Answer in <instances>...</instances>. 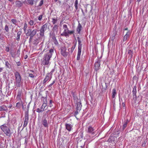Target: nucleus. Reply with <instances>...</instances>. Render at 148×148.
<instances>
[{
    "instance_id": "nucleus-44",
    "label": "nucleus",
    "mask_w": 148,
    "mask_h": 148,
    "mask_svg": "<svg viewBox=\"0 0 148 148\" xmlns=\"http://www.w3.org/2000/svg\"><path fill=\"white\" fill-rule=\"evenodd\" d=\"M29 76L32 78H34V75L33 74L29 73Z\"/></svg>"
},
{
    "instance_id": "nucleus-64",
    "label": "nucleus",
    "mask_w": 148,
    "mask_h": 148,
    "mask_svg": "<svg viewBox=\"0 0 148 148\" xmlns=\"http://www.w3.org/2000/svg\"><path fill=\"white\" fill-rule=\"evenodd\" d=\"M58 0H55V1L56 2Z\"/></svg>"
},
{
    "instance_id": "nucleus-7",
    "label": "nucleus",
    "mask_w": 148,
    "mask_h": 148,
    "mask_svg": "<svg viewBox=\"0 0 148 148\" xmlns=\"http://www.w3.org/2000/svg\"><path fill=\"white\" fill-rule=\"evenodd\" d=\"M66 48L65 47H63L61 49V53L64 57H66L68 54V53L66 52Z\"/></svg>"
},
{
    "instance_id": "nucleus-18",
    "label": "nucleus",
    "mask_w": 148,
    "mask_h": 148,
    "mask_svg": "<svg viewBox=\"0 0 148 148\" xmlns=\"http://www.w3.org/2000/svg\"><path fill=\"white\" fill-rule=\"evenodd\" d=\"M77 44V42H76L74 44V45L72 47L70 48L69 49H68V50L69 52H70L71 53H72L74 49H75L76 45Z\"/></svg>"
},
{
    "instance_id": "nucleus-21",
    "label": "nucleus",
    "mask_w": 148,
    "mask_h": 148,
    "mask_svg": "<svg viewBox=\"0 0 148 148\" xmlns=\"http://www.w3.org/2000/svg\"><path fill=\"white\" fill-rule=\"evenodd\" d=\"M77 38L78 42V49H81L82 44H81V40L78 37Z\"/></svg>"
},
{
    "instance_id": "nucleus-61",
    "label": "nucleus",
    "mask_w": 148,
    "mask_h": 148,
    "mask_svg": "<svg viewBox=\"0 0 148 148\" xmlns=\"http://www.w3.org/2000/svg\"><path fill=\"white\" fill-rule=\"evenodd\" d=\"M9 1H10V2H12L13 0H8Z\"/></svg>"
},
{
    "instance_id": "nucleus-62",
    "label": "nucleus",
    "mask_w": 148,
    "mask_h": 148,
    "mask_svg": "<svg viewBox=\"0 0 148 148\" xmlns=\"http://www.w3.org/2000/svg\"><path fill=\"white\" fill-rule=\"evenodd\" d=\"M141 0H137V1L138 2H140Z\"/></svg>"
},
{
    "instance_id": "nucleus-63",
    "label": "nucleus",
    "mask_w": 148,
    "mask_h": 148,
    "mask_svg": "<svg viewBox=\"0 0 148 148\" xmlns=\"http://www.w3.org/2000/svg\"><path fill=\"white\" fill-rule=\"evenodd\" d=\"M82 12H83V14L84 15V12H83V10H82Z\"/></svg>"
},
{
    "instance_id": "nucleus-40",
    "label": "nucleus",
    "mask_w": 148,
    "mask_h": 148,
    "mask_svg": "<svg viewBox=\"0 0 148 148\" xmlns=\"http://www.w3.org/2000/svg\"><path fill=\"white\" fill-rule=\"evenodd\" d=\"M42 16H43L42 15H40L38 16V19L39 21H41L42 17Z\"/></svg>"
},
{
    "instance_id": "nucleus-28",
    "label": "nucleus",
    "mask_w": 148,
    "mask_h": 148,
    "mask_svg": "<svg viewBox=\"0 0 148 148\" xmlns=\"http://www.w3.org/2000/svg\"><path fill=\"white\" fill-rule=\"evenodd\" d=\"M22 102L21 101V103L18 102L16 103V107L17 108L19 109L21 108V105L22 104Z\"/></svg>"
},
{
    "instance_id": "nucleus-53",
    "label": "nucleus",
    "mask_w": 148,
    "mask_h": 148,
    "mask_svg": "<svg viewBox=\"0 0 148 148\" xmlns=\"http://www.w3.org/2000/svg\"><path fill=\"white\" fill-rule=\"evenodd\" d=\"M20 53V50H17V55L18 54V55H19Z\"/></svg>"
},
{
    "instance_id": "nucleus-36",
    "label": "nucleus",
    "mask_w": 148,
    "mask_h": 148,
    "mask_svg": "<svg viewBox=\"0 0 148 148\" xmlns=\"http://www.w3.org/2000/svg\"><path fill=\"white\" fill-rule=\"evenodd\" d=\"M43 111L44 109H42V108H41L40 109L39 108H38L36 109V112L38 113H40L41 112H42Z\"/></svg>"
},
{
    "instance_id": "nucleus-29",
    "label": "nucleus",
    "mask_w": 148,
    "mask_h": 148,
    "mask_svg": "<svg viewBox=\"0 0 148 148\" xmlns=\"http://www.w3.org/2000/svg\"><path fill=\"white\" fill-rule=\"evenodd\" d=\"M39 35L40 38H45L44 33L43 32H42L41 31H40V32L39 33Z\"/></svg>"
},
{
    "instance_id": "nucleus-47",
    "label": "nucleus",
    "mask_w": 148,
    "mask_h": 148,
    "mask_svg": "<svg viewBox=\"0 0 148 148\" xmlns=\"http://www.w3.org/2000/svg\"><path fill=\"white\" fill-rule=\"evenodd\" d=\"M55 80H54L52 83L51 84L48 86V87H51L55 83Z\"/></svg>"
},
{
    "instance_id": "nucleus-33",
    "label": "nucleus",
    "mask_w": 148,
    "mask_h": 148,
    "mask_svg": "<svg viewBox=\"0 0 148 148\" xmlns=\"http://www.w3.org/2000/svg\"><path fill=\"white\" fill-rule=\"evenodd\" d=\"M57 21V19L54 18H52V22L53 24H55Z\"/></svg>"
},
{
    "instance_id": "nucleus-60",
    "label": "nucleus",
    "mask_w": 148,
    "mask_h": 148,
    "mask_svg": "<svg viewBox=\"0 0 148 148\" xmlns=\"http://www.w3.org/2000/svg\"><path fill=\"white\" fill-rule=\"evenodd\" d=\"M25 143H26V144H27V141L26 139H25Z\"/></svg>"
},
{
    "instance_id": "nucleus-24",
    "label": "nucleus",
    "mask_w": 148,
    "mask_h": 148,
    "mask_svg": "<svg viewBox=\"0 0 148 148\" xmlns=\"http://www.w3.org/2000/svg\"><path fill=\"white\" fill-rule=\"evenodd\" d=\"M21 33V32L20 31L18 32L17 33V35L16 37V40L18 41L20 40V36Z\"/></svg>"
},
{
    "instance_id": "nucleus-10",
    "label": "nucleus",
    "mask_w": 148,
    "mask_h": 148,
    "mask_svg": "<svg viewBox=\"0 0 148 148\" xmlns=\"http://www.w3.org/2000/svg\"><path fill=\"white\" fill-rule=\"evenodd\" d=\"M131 33V32L130 30L128 31L124 37L123 39V41L124 42L126 40L130 37Z\"/></svg>"
},
{
    "instance_id": "nucleus-4",
    "label": "nucleus",
    "mask_w": 148,
    "mask_h": 148,
    "mask_svg": "<svg viewBox=\"0 0 148 148\" xmlns=\"http://www.w3.org/2000/svg\"><path fill=\"white\" fill-rule=\"evenodd\" d=\"M63 29L64 31L63 33L61 34V35L62 36H65L66 37L69 36V34H71L74 33V31H70L69 30L67 25L65 24H64L63 25Z\"/></svg>"
},
{
    "instance_id": "nucleus-38",
    "label": "nucleus",
    "mask_w": 148,
    "mask_h": 148,
    "mask_svg": "<svg viewBox=\"0 0 148 148\" xmlns=\"http://www.w3.org/2000/svg\"><path fill=\"white\" fill-rule=\"evenodd\" d=\"M34 22L33 20H30L29 22V23L30 25L32 26L34 24Z\"/></svg>"
},
{
    "instance_id": "nucleus-17",
    "label": "nucleus",
    "mask_w": 148,
    "mask_h": 148,
    "mask_svg": "<svg viewBox=\"0 0 148 148\" xmlns=\"http://www.w3.org/2000/svg\"><path fill=\"white\" fill-rule=\"evenodd\" d=\"M81 53V49H78L77 55V60H79L80 59V56Z\"/></svg>"
},
{
    "instance_id": "nucleus-49",
    "label": "nucleus",
    "mask_w": 148,
    "mask_h": 148,
    "mask_svg": "<svg viewBox=\"0 0 148 148\" xmlns=\"http://www.w3.org/2000/svg\"><path fill=\"white\" fill-rule=\"evenodd\" d=\"M16 64L18 66H20L21 65V63L20 62H16Z\"/></svg>"
},
{
    "instance_id": "nucleus-54",
    "label": "nucleus",
    "mask_w": 148,
    "mask_h": 148,
    "mask_svg": "<svg viewBox=\"0 0 148 148\" xmlns=\"http://www.w3.org/2000/svg\"><path fill=\"white\" fill-rule=\"evenodd\" d=\"M33 37H31V36H30V38L29 39V42H30L31 41V40L32 39Z\"/></svg>"
},
{
    "instance_id": "nucleus-35",
    "label": "nucleus",
    "mask_w": 148,
    "mask_h": 148,
    "mask_svg": "<svg viewBox=\"0 0 148 148\" xmlns=\"http://www.w3.org/2000/svg\"><path fill=\"white\" fill-rule=\"evenodd\" d=\"M28 2L30 5H32L34 4L33 0H27Z\"/></svg>"
},
{
    "instance_id": "nucleus-12",
    "label": "nucleus",
    "mask_w": 148,
    "mask_h": 148,
    "mask_svg": "<svg viewBox=\"0 0 148 148\" xmlns=\"http://www.w3.org/2000/svg\"><path fill=\"white\" fill-rule=\"evenodd\" d=\"M48 25L47 23H46L44 25H42L40 28V31H41L42 32L44 33L45 31L46 30L47 27Z\"/></svg>"
},
{
    "instance_id": "nucleus-55",
    "label": "nucleus",
    "mask_w": 148,
    "mask_h": 148,
    "mask_svg": "<svg viewBox=\"0 0 148 148\" xmlns=\"http://www.w3.org/2000/svg\"><path fill=\"white\" fill-rule=\"evenodd\" d=\"M3 69V68H0V73L1 72Z\"/></svg>"
},
{
    "instance_id": "nucleus-1",
    "label": "nucleus",
    "mask_w": 148,
    "mask_h": 148,
    "mask_svg": "<svg viewBox=\"0 0 148 148\" xmlns=\"http://www.w3.org/2000/svg\"><path fill=\"white\" fill-rule=\"evenodd\" d=\"M53 50L51 49L49 50V52H47L44 55L41 64L42 65L46 66H49L50 64L49 60L52 56L53 53Z\"/></svg>"
},
{
    "instance_id": "nucleus-3",
    "label": "nucleus",
    "mask_w": 148,
    "mask_h": 148,
    "mask_svg": "<svg viewBox=\"0 0 148 148\" xmlns=\"http://www.w3.org/2000/svg\"><path fill=\"white\" fill-rule=\"evenodd\" d=\"M8 126L7 124H5L1 125L0 128L6 136H10L12 133L9 127Z\"/></svg>"
},
{
    "instance_id": "nucleus-51",
    "label": "nucleus",
    "mask_w": 148,
    "mask_h": 148,
    "mask_svg": "<svg viewBox=\"0 0 148 148\" xmlns=\"http://www.w3.org/2000/svg\"><path fill=\"white\" fill-rule=\"evenodd\" d=\"M9 47H6V51H7L8 52V51H9Z\"/></svg>"
},
{
    "instance_id": "nucleus-41",
    "label": "nucleus",
    "mask_w": 148,
    "mask_h": 148,
    "mask_svg": "<svg viewBox=\"0 0 148 148\" xmlns=\"http://www.w3.org/2000/svg\"><path fill=\"white\" fill-rule=\"evenodd\" d=\"M51 37L52 38L53 40L56 39L54 34L52 33L51 35Z\"/></svg>"
},
{
    "instance_id": "nucleus-56",
    "label": "nucleus",
    "mask_w": 148,
    "mask_h": 148,
    "mask_svg": "<svg viewBox=\"0 0 148 148\" xmlns=\"http://www.w3.org/2000/svg\"><path fill=\"white\" fill-rule=\"evenodd\" d=\"M122 106H123V107H125V103H123L122 102Z\"/></svg>"
},
{
    "instance_id": "nucleus-16",
    "label": "nucleus",
    "mask_w": 148,
    "mask_h": 148,
    "mask_svg": "<svg viewBox=\"0 0 148 148\" xmlns=\"http://www.w3.org/2000/svg\"><path fill=\"white\" fill-rule=\"evenodd\" d=\"M76 109L77 110H81L82 106L81 103L80 101H79L77 103Z\"/></svg>"
},
{
    "instance_id": "nucleus-52",
    "label": "nucleus",
    "mask_w": 148,
    "mask_h": 148,
    "mask_svg": "<svg viewBox=\"0 0 148 148\" xmlns=\"http://www.w3.org/2000/svg\"><path fill=\"white\" fill-rule=\"evenodd\" d=\"M11 56H12L13 57V58H14L15 57V54H13V53H11Z\"/></svg>"
},
{
    "instance_id": "nucleus-50",
    "label": "nucleus",
    "mask_w": 148,
    "mask_h": 148,
    "mask_svg": "<svg viewBox=\"0 0 148 148\" xmlns=\"http://www.w3.org/2000/svg\"><path fill=\"white\" fill-rule=\"evenodd\" d=\"M17 97H18L19 99H21V94H18L17 96Z\"/></svg>"
},
{
    "instance_id": "nucleus-9",
    "label": "nucleus",
    "mask_w": 148,
    "mask_h": 148,
    "mask_svg": "<svg viewBox=\"0 0 148 148\" xmlns=\"http://www.w3.org/2000/svg\"><path fill=\"white\" fill-rule=\"evenodd\" d=\"M65 126L66 129L69 132H71L73 130V125L70 123H66Z\"/></svg>"
},
{
    "instance_id": "nucleus-13",
    "label": "nucleus",
    "mask_w": 148,
    "mask_h": 148,
    "mask_svg": "<svg viewBox=\"0 0 148 148\" xmlns=\"http://www.w3.org/2000/svg\"><path fill=\"white\" fill-rule=\"evenodd\" d=\"M87 132L89 133L94 134L95 132L94 128L91 126H89L88 127Z\"/></svg>"
},
{
    "instance_id": "nucleus-45",
    "label": "nucleus",
    "mask_w": 148,
    "mask_h": 148,
    "mask_svg": "<svg viewBox=\"0 0 148 148\" xmlns=\"http://www.w3.org/2000/svg\"><path fill=\"white\" fill-rule=\"evenodd\" d=\"M80 110H77H77L75 112V116H76L78 113L79 112Z\"/></svg>"
},
{
    "instance_id": "nucleus-26",
    "label": "nucleus",
    "mask_w": 148,
    "mask_h": 148,
    "mask_svg": "<svg viewBox=\"0 0 148 148\" xmlns=\"http://www.w3.org/2000/svg\"><path fill=\"white\" fill-rule=\"evenodd\" d=\"M49 77L48 76V75H47L46 76L45 78V79H44L43 81V84H44L49 79Z\"/></svg>"
},
{
    "instance_id": "nucleus-31",
    "label": "nucleus",
    "mask_w": 148,
    "mask_h": 148,
    "mask_svg": "<svg viewBox=\"0 0 148 148\" xmlns=\"http://www.w3.org/2000/svg\"><path fill=\"white\" fill-rule=\"evenodd\" d=\"M28 27L27 25V24L26 23H25L24 25V27H23V29L24 30V31L25 32L26 31L27 28Z\"/></svg>"
},
{
    "instance_id": "nucleus-5",
    "label": "nucleus",
    "mask_w": 148,
    "mask_h": 148,
    "mask_svg": "<svg viewBox=\"0 0 148 148\" xmlns=\"http://www.w3.org/2000/svg\"><path fill=\"white\" fill-rule=\"evenodd\" d=\"M37 32V29H35L33 30L31 29H29L27 30V32L26 35L27 36L34 37L36 34Z\"/></svg>"
},
{
    "instance_id": "nucleus-15",
    "label": "nucleus",
    "mask_w": 148,
    "mask_h": 148,
    "mask_svg": "<svg viewBox=\"0 0 148 148\" xmlns=\"http://www.w3.org/2000/svg\"><path fill=\"white\" fill-rule=\"evenodd\" d=\"M15 3L16 7H21L23 5V3L20 1H16Z\"/></svg>"
},
{
    "instance_id": "nucleus-30",
    "label": "nucleus",
    "mask_w": 148,
    "mask_h": 148,
    "mask_svg": "<svg viewBox=\"0 0 148 148\" xmlns=\"http://www.w3.org/2000/svg\"><path fill=\"white\" fill-rule=\"evenodd\" d=\"M78 0H75L74 3V6L76 10L78 9Z\"/></svg>"
},
{
    "instance_id": "nucleus-57",
    "label": "nucleus",
    "mask_w": 148,
    "mask_h": 148,
    "mask_svg": "<svg viewBox=\"0 0 148 148\" xmlns=\"http://www.w3.org/2000/svg\"><path fill=\"white\" fill-rule=\"evenodd\" d=\"M27 58V55H26L25 56V59H26Z\"/></svg>"
},
{
    "instance_id": "nucleus-59",
    "label": "nucleus",
    "mask_w": 148,
    "mask_h": 148,
    "mask_svg": "<svg viewBox=\"0 0 148 148\" xmlns=\"http://www.w3.org/2000/svg\"><path fill=\"white\" fill-rule=\"evenodd\" d=\"M128 30V28H125L124 29V30Z\"/></svg>"
},
{
    "instance_id": "nucleus-34",
    "label": "nucleus",
    "mask_w": 148,
    "mask_h": 148,
    "mask_svg": "<svg viewBox=\"0 0 148 148\" xmlns=\"http://www.w3.org/2000/svg\"><path fill=\"white\" fill-rule=\"evenodd\" d=\"M12 22L14 25H16L17 23V21L14 19H12L11 20Z\"/></svg>"
},
{
    "instance_id": "nucleus-42",
    "label": "nucleus",
    "mask_w": 148,
    "mask_h": 148,
    "mask_svg": "<svg viewBox=\"0 0 148 148\" xmlns=\"http://www.w3.org/2000/svg\"><path fill=\"white\" fill-rule=\"evenodd\" d=\"M43 3V0H41L40 1V2L39 4L38 5L39 6H41L42 5Z\"/></svg>"
},
{
    "instance_id": "nucleus-39",
    "label": "nucleus",
    "mask_w": 148,
    "mask_h": 148,
    "mask_svg": "<svg viewBox=\"0 0 148 148\" xmlns=\"http://www.w3.org/2000/svg\"><path fill=\"white\" fill-rule=\"evenodd\" d=\"M5 30L7 32H8V31H9V29L8 26L7 25H6L5 26Z\"/></svg>"
},
{
    "instance_id": "nucleus-11",
    "label": "nucleus",
    "mask_w": 148,
    "mask_h": 148,
    "mask_svg": "<svg viewBox=\"0 0 148 148\" xmlns=\"http://www.w3.org/2000/svg\"><path fill=\"white\" fill-rule=\"evenodd\" d=\"M132 92V93L133 98L134 99H136V86H134V87Z\"/></svg>"
},
{
    "instance_id": "nucleus-32",
    "label": "nucleus",
    "mask_w": 148,
    "mask_h": 148,
    "mask_svg": "<svg viewBox=\"0 0 148 148\" xmlns=\"http://www.w3.org/2000/svg\"><path fill=\"white\" fill-rule=\"evenodd\" d=\"M116 35V34L115 33H114L112 35V37L111 38V40H112L113 42L114 40V39L115 36Z\"/></svg>"
},
{
    "instance_id": "nucleus-14",
    "label": "nucleus",
    "mask_w": 148,
    "mask_h": 148,
    "mask_svg": "<svg viewBox=\"0 0 148 148\" xmlns=\"http://www.w3.org/2000/svg\"><path fill=\"white\" fill-rule=\"evenodd\" d=\"M5 111L7 112L8 111V109L7 106L5 105H3L2 106H0V111Z\"/></svg>"
},
{
    "instance_id": "nucleus-20",
    "label": "nucleus",
    "mask_w": 148,
    "mask_h": 148,
    "mask_svg": "<svg viewBox=\"0 0 148 148\" xmlns=\"http://www.w3.org/2000/svg\"><path fill=\"white\" fill-rule=\"evenodd\" d=\"M82 26L81 25L80 23H79L78 26L77 28V32L78 34H80V31L82 29Z\"/></svg>"
},
{
    "instance_id": "nucleus-46",
    "label": "nucleus",
    "mask_w": 148,
    "mask_h": 148,
    "mask_svg": "<svg viewBox=\"0 0 148 148\" xmlns=\"http://www.w3.org/2000/svg\"><path fill=\"white\" fill-rule=\"evenodd\" d=\"M46 106V103H43L42 106L41 108H42V109L44 110V108H45V107Z\"/></svg>"
},
{
    "instance_id": "nucleus-8",
    "label": "nucleus",
    "mask_w": 148,
    "mask_h": 148,
    "mask_svg": "<svg viewBox=\"0 0 148 148\" xmlns=\"http://www.w3.org/2000/svg\"><path fill=\"white\" fill-rule=\"evenodd\" d=\"M100 61L98 60L94 64L95 69L96 71H98L100 69Z\"/></svg>"
},
{
    "instance_id": "nucleus-48",
    "label": "nucleus",
    "mask_w": 148,
    "mask_h": 148,
    "mask_svg": "<svg viewBox=\"0 0 148 148\" xmlns=\"http://www.w3.org/2000/svg\"><path fill=\"white\" fill-rule=\"evenodd\" d=\"M50 107L53 106L52 101L51 100H50Z\"/></svg>"
},
{
    "instance_id": "nucleus-19",
    "label": "nucleus",
    "mask_w": 148,
    "mask_h": 148,
    "mask_svg": "<svg viewBox=\"0 0 148 148\" xmlns=\"http://www.w3.org/2000/svg\"><path fill=\"white\" fill-rule=\"evenodd\" d=\"M42 125L45 127H48V123L46 119L45 118L42 120Z\"/></svg>"
},
{
    "instance_id": "nucleus-25",
    "label": "nucleus",
    "mask_w": 148,
    "mask_h": 148,
    "mask_svg": "<svg viewBox=\"0 0 148 148\" xmlns=\"http://www.w3.org/2000/svg\"><path fill=\"white\" fill-rule=\"evenodd\" d=\"M116 94V89L114 88L112 90V98H114L115 97V95Z\"/></svg>"
},
{
    "instance_id": "nucleus-58",
    "label": "nucleus",
    "mask_w": 148,
    "mask_h": 148,
    "mask_svg": "<svg viewBox=\"0 0 148 148\" xmlns=\"http://www.w3.org/2000/svg\"><path fill=\"white\" fill-rule=\"evenodd\" d=\"M12 107V105L11 104L8 107V108H11Z\"/></svg>"
},
{
    "instance_id": "nucleus-37",
    "label": "nucleus",
    "mask_w": 148,
    "mask_h": 148,
    "mask_svg": "<svg viewBox=\"0 0 148 148\" xmlns=\"http://www.w3.org/2000/svg\"><path fill=\"white\" fill-rule=\"evenodd\" d=\"M5 66L6 67L8 68H10L11 66L10 64L8 62V61H6L5 62Z\"/></svg>"
},
{
    "instance_id": "nucleus-2",
    "label": "nucleus",
    "mask_w": 148,
    "mask_h": 148,
    "mask_svg": "<svg viewBox=\"0 0 148 148\" xmlns=\"http://www.w3.org/2000/svg\"><path fill=\"white\" fill-rule=\"evenodd\" d=\"M15 77V84L17 87H20L23 85V82L21 80L22 78L19 73L16 72L14 73Z\"/></svg>"
},
{
    "instance_id": "nucleus-27",
    "label": "nucleus",
    "mask_w": 148,
    "mask_h": 148,
    "mask_svg": "<svg viewBox=\"0 0 148 148\" xmlns=\"http://www.w3.org/2000/svg\"><path fill=\"white\" fill-rule=\"evenodd\" d=\"M128 122L127 120L123 122V130H124L126 127Z\"/></svg>"
},
{
    "instance_id": "nucleus-23",
    "label": "nucleus",
    "mask_w": 148,
    "mask_h": 148,
    "mask_svg": "<svg viewBox=\"0 0 148 148\" xmlns=\"http://www.w3.org/2000/svg\"><path fill=\"white\" fill-rule=\"evenodd\" d=\"M58 25H54L52 29L53 32H57L58 31Z\"/></svg>"
},
{
    "instance_id": "nucleus-22",
    "label": "nucleus",
    "mask_w": 148,
    "mask_h": 148,
    "mask_svg": "<svg viewBox=\"0 0 148 148\" xmlns=\"http://www.w3.org/2000/svg\"><path fill=\"white\" fill-rule=\"evenodd\" d=\"M128 53L129 55L128 57L130 59H131L133 57L132 51L130 50H129L128 51Z\"/></svg>"
},
{
    "instance_id": "nucleus-6",
    "label": "nucleus",
    "mask_w": 148,
    "mask_h": 148,
    "mask_svg": "<svg viewBox=\"0 0 148 148\" xmlns=\"http://www.w3.org/2000/svg\"><path fill=\"white\" fill-rule=\"evenodd\" d=\"M27 111H26L25 113V120L23 124V127H26L27 124L29 121V110L28 109H27Z\"/></svg>"
},
{
    "instance_id": "nucleus-43",
    "label": "nucleus",
    "mask_w": 148,
    "mask_h": 148,
    "mask_svg": "<svg viewBox=\"0 0 148 148\" xmlns=\"http://www.w3.org/2000/svg\"><path fill=\"white\" fill-rule=\"evenodd\" d=\"M53 42H54V43L56 45H58V41H57L56 39L54 40H52Z\"/></svg>"
}]
</instances>
